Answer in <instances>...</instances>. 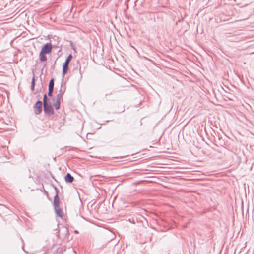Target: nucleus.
Listing matches in <instances>:
<instances>
[{
    "mask_svg": "<svg viewBox=\"0 0 254 254\" xmlns=\"http://www.w3.org/2000/svg\"><path fill=\"white\" fill-rule=\"evenodd\" d=\"M54 189L55 191V195L54 198L53 206H54V207H58V206H59V204H60V199H59V197L58 196L59 190H58V189L55 186H54Z\"/></svg>",
    "mask_w": 254,
    "mask_h": 254,
    "instance_id": "nucleus-4",
    "label": "nucleus"
},
{
    "mask_svg": "<svg viewBox=\"0 0 254 254\" xmlns=\"http://www.w3.org/2000/svg\"><path fill=\"white\" fill-rule=\"evenodd\" d=\"M45 53H42L40 51V54H39V59L41 62H45L47 60V57L45 55Z\"/></svg>",
    "mask_w": 254,
    "mask_h": 254,
    "instance_id": "nucleus-10",
    "label": "nucleus"
},
{
    "mask_svg": "<svg viewBox=\"0 0 254 254\" xmlns=\"http://www.w3.org/2000/svg\"><path fill=\"white\" fill-rule=\"evenodd\" d=\"M54 106L56 110L59 109L60 107V101L56 100V102L54 104Z\"/></svg>",
    "mask_w": 254,
    "mask_h": 254,
    "instance_id": "nucleus-12",
    "label": "nucleus"
},
{
    "mask_svg": "<svg viewBox=\"0 0 254 254\" xmlns=\"http://www.w3.org/2000/svg\"><path fill=\"white\" fill-rule=\"evenodd\" d=\"M34 87H35V86H33V85H31V90H32V91H34Z\"/></svg>",
    "mask_w": 254,
    "mask_h": 254,
    "instance_id": "nucleus-18",
    "label": "nucleus"
},
{
    "mask_svg": "<svg viewBox=\"0 0 254 254\" xmlns=\"http://www.w3.org/2000/svg\"><path fill=\"white\" fill-rule=\"evenodd\" d=\"M31 85L35 86V76H33L32 81H31Z\"/></svg>",
    "mask_w": 254,
    "mask_h": 254,
    "instance_id": "nucleus-17",
    "label": "nucleus"
},
{
    "mask_svg": "<svg viewBox=\"0 0 254 254\" xmlns=\"http://www.w3.org/2000/svg\"><path fill=\"white\" fill-rule=\"evenodd\" d=\"M242 35V34H238L237 36H240V35Z\"/></svg>",
    "mask_w": 254,
    "mask_h": 254,
    "instance_id": "nucleus-20",
    "label": "nucleus"
},
{
    "mask_svg": "<svg viewBox=\"0 0 254 254\" xmlns=\"http://www.w3.org/2000/svg\"><path fill=\"white\" fill-rule=\"evenodd\" d=\"M63 98V96L61 95H60L59 94H58L56 96V100L57 101H60V100L62 99Z\"/></svg>",
    "mask_w": 254,
    "mask_h": 254,
    "instance_id": "nucleus-16",
    "label": "nucleus"
},
{
    "mask_svg": "<svg viewBox=\"0 0 254 254\" xmlns=\"http://www.w3.org/2000/svg\"><path fill=\"white\" fill-rule=\"evenodd\" d=\"M65 230H66V232H68V229H67V228H65Z\"/></svg>",
    "mask_w": 254,
    "mask_h": 254,
    "instance_id": "nucleus-19",
    "label": "nucleus"
},
{
    "mask_svg": "<svg viewBox=\"0 0 254 254\" xmlns=\"http://www.w3.org/2000/svg\"><path fill=\"white\" fill-rule=\"evenodd\" d=\"M43 110L45 114L49 116L54 114V110L51 103L44 104Z\"/></svg>",
    "mask_w": 254,
    "mask_h": 254,
    "instance_id": "nucleus-2",
    "label": "nucleus"
},
{
    "mask_svg": "<svg viewBox=\"0 0 254 254\" xmlns=\"http://www.w3.org/2000/svg\"><path fill=\"white\" fill-rule=\"evenodd\" d=\"M54 88L48 87V95L49 96H52Z\"/></svg>",
    "mask_w": 254,
    "mask_h": 254,
    "instance_id": "nucleus-15",
    "label": "nucleus"
},
{
    "mask_svg": "<svg viewBox=\"0 0 254 254\" xmlns=\"http://www.w3.org/2000/svg\"><path fill=\"white\" fill-rule=\"evenodd\" d=\"M48 103H51V102H50L49 100L48 99L47 95L45 94L43 96V104L44 105V104H47Z\"/></svg>",
    "mask_w": 254,
    "mask_h": 254,
    "instance_id": "nucleus-11",
    "label": "nucleus"
},
{
    "mask_svg": "<svg viewBox=\"0 0 254 254\" xmlns=\"http://www.w3.org/2000/svg\"><path fill=\"white\" fill-rule=\"evenodd\" d=\"M54 208L57 215L59 217L63 218L64 216L63 212L62 210L60 208V206H58V207H55Z\"/></svg>",
    "mask_w": 254,
    "mask_h": 254,
    "instance_id": "nucleus-7",
    "label": "nucleus"
},
{
    "mask_svg": "<svg viewBox=\"0 0 254 254\" xmlns=\"http://www.w3.org/2000/svg\"><path fill=\"white\" fill-rule=\"evenodd\" d=\"M54 78H52L49 81L48 87H51V88H54Z\"/></svg>",
    "mask_w": 254,
    "mask_h": 254,
    "instance_id": "nucleus-13",
    "label": "nucleus"
},
{
    "mask_svg": "<svg viewBox=\"0 0 254 254\" xmlns=\"http://www.w3.org/2000/svg\"><path fill=\"white\" fill-rule=\"evenodd\" d=\"M52 49V46L51 43H47L43 46L41 52L45 54H48L51 52Z\"/></svg>",
    "mask_w": 254,
    "mask_h": 254,
    "instance_id": "nucleus-6",
    "label": "nucleus"
},
{
    "mask_svg": "<svg viewBox=\"0 0 254 254\" xmlns=\"http://www.w3.org/2000/svg\"><path fill=\"white\" fill-rule=\"evenodd\" d=\"M65 181L66 183H71L73 182L74 179L73 176H71V175L68 173L66 174L64 177Z\"/></svg>",
    "mask_w": 254,
    "mask_h": 254,
    "instance_id": "nucleus-8",
    "label": "nucleus"
},
{
    "mask_svg": "<svg viewBox=\"0 0 254 254\" xmlns=\"http://www.w3.org/2000/svg\"><path fill=\"white\" fill-rule=\"evenodd\" d=\"M43 106V104L42 101H38L36 102L34 106L35 114L38 115L42 112Z\"/></svg>",
    "mask_w": 254,
    "mask_h": 254,
    "instance_id": "nucleus-3",
    "label": "nucleus"
},
{
    "mask_svg": "<svg viewBox=\"0 0 254 254\" xmlns=\"http://www.w3.org/2000/svg\"><path fill=\"white\" fill-rule=\"evenodd\" d=\"M245 38V36L239 37V36H234L232 37V39H230V40L231 41H233V42H239V41L244 40Z\"/></svg>",
    "mask_w": 254,
    "mask_h": 254,
    "instance_id": "nucleus-9",
    "label": "nucleus"
},
{
    "mask_svg": "<svg viewBox=\"0 0 254 254\" xmlns=\"http://www.w3.org/2000/svg\"><path fill=\"white\" fill-rule=\"evenodd\" d=\"M65 92V89H62V84L61 85V88L60 89V90H59L58 91V93L60 95H61L62 96H63L64 93Z\"/></svg>",
    "mask_w": 254,
    "mask_h": 254,
    "instance_id": "nucleus-14",
    "label": "nucleus"
},
{
    "mask_svg": "<svg viewBox=\"0 0 254 254\" xmlns=\"http://www.w3.org/2000/svg\"><path fill=\"white\" fill-rule=\"evenodd\" d=\"M128 134L127 129L125 128H122L118 134V138L120 140H124Z\"/></svg>",
    "mask_w": 254,
    "mask_h": 254,
    "instance_id": "nucleus-5",
    "label": "nucleus"
},
{
    "mask_svg": "<svg viewBox=\"0 0 254 254\" xmlns=\"http://www.w3.org/2000/svg\"><path fill=\"white\" fill-rule=\"evenodd\" d=\"M72 58V55L69 54L64 63L63 65V76H64V75L67 73L68 70L69 64L71 61Z\"/></svg>",
    "mask_w": 254,
    "mask_h": 254,
    "instance_id": "nucleus-1",
    "label": "nucleus"
}]
</instances>
